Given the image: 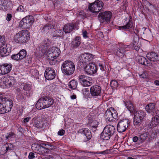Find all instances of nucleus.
<instances>
[{
    "instance_id": "55",
    "label": "nucleus",
    "mask_w": 159,
    "mask_h": 159,
    "mask_svg": "<svg viewBox=\"0 0 159 159\" xmlns=\"http://www.w3.org/2000/svg\"><path fill=\"white\" fill-rule=\"evenodd\" d=\"M0 42H1L2 46L6 45V41L4 36H1L0 35Z\"/></svg>"
},
{
    "instance_id": "27",
    "label": "nucleus",
    "mask_w": 159,
    "mask_h": 159,
    "mask_svg": "<svg viewBox=\"0 0 159 159\" xmlns=\"http://www.w3.org/2000/svg\"><path fill=\"white\" fill-rule=\"evenodd\" d=\"M138 61L140 63L147 66H152V63L149 62L145 57L143 56L139 57Z\"/></svg>"
},
{
    "instance_id": "58",
    "label": "nucleus",
    "mask_w": 159,
    "mask_h": 159,
    "mask_svg": "<svg viewBox=\"0 0 159 159\" xmlns=\"http://www.w3.org/2000/svg\"><path fill=\"white\" fill-rule=\"evenodd\" d=\"M83 94L84 95L87 97L90 94L89 91L87 89L85 88L83 90Z\"/></svg>"
},
{
    "instance_id": "13",
    "label": "nucleus",
    "mask_w": 159,
    "mask_h": 159,
    "mask_svg": "<svg viewBox=\"0 0 159 159\" xmlns=\"http://www.w3.org/2000/svg\"><path fill=\"white\" fill-rule=\"evenodd\" d=\"M81 69H84L85 71L88 75L94 74L97 72V68L96 65L94 63H90L84 66V68Z\"/></svg>"
},
{
    "instance_id": "33",
    "label": "nucleus",
    "mask_w": 159,
    "mask_h": 159,
    "mask_svg": "<svg viewBox=\"0 0 159 159\" xmlns=\"http://www.w3.org/2000/svg\"><path fill=\"white\" fill-rule=\"evenodd\" d=\"M26 24H28L29 26L32 25L34 21V19L32 16H28L24 18Z\"/></svg>"
},
{
    "instance_id": "5",
    "label": "nucleus",
    "mask_w": 159,
    "mask_h": 159,
    "mask_svg": "<svg viewBox=\"0 0 159 159\" xmlns=\"http://www.w3.org/2000/svg\"><path fill=\"white\" fill-rule=\"evenodd\" d=\"M103 5L104 3L102 1L97 0L93 3H90L88 8L90 12L97 15L102 9Z\"/></svg>"
},
{
    "instance_id": "12",
    "label": "nucleus",
    "mask_w": 159,
    "mask_h": 159,
    "mask_svg": "<svg viewBox=\"0 0 159 159\" xmlns=\"http://www.w3.org/2000/svg\"><path fill=\"white\" fill-rule=\"evenodd\" d=\"M130 123L129 120L126 119L120 120L117 125V130L119 132L122 133L127 129Z\"/></svg>"
},
{
    "instance_id": "35",
    "label": "nucleus",
    "mask_w": 159,
    "mask_h": 159,
    "mask_svg": "<svg viewBox=\"0 0 159 159\" xmlns=\"http://www.w3.org/2000/svg\"><path fill=\"white\" fill-rule=\"evenodd\" d=\"M159 123V116L156 115L152 119L151 122L150 123V128L154 125L156 126Z\"/></svg>"
},
{
    "instance_id": "57",
    "label": "nucleus",
    "mask_w": 159,
    "mask_h": 159,
    "mask_svg": "<svg viewBox=\"0 0 159 159\" xmlns=\"http://www.w3.org/2000/svg\"><path fill=\"white\" fill-rule=\"evenodd\" d=\"M142 29L144 31L143 33V34H145L147 35V33H148V35L151 34V31L150 29H147L145 28H143Z\"/></svg>"
},
{
    "instance_id": "39",
    "label": "nucleus",
    "mask_w": 159,
    "mask_h": 159,
    "mask_svg": "<svg viewBox=\"0 0 159 159\" xmlns=\"http://www.w3.org/2000/svg\"><path fill=\"white\" fill-rule=\"evenodd\" d=\"M77 81L74 80H72L69 83V87L70 89H75L77 85Z\"/></svg>"
},
{
    "instance_id": "31",
    "label": "nucleus",
    "mask_w": 159,
    "mask_h": 159,
    "mask_svg": "<svg viewBox=\"0 0 159 159\" xmlns=\"http://www.w3.org/2000/svg\"><path fill=\"white\" fill-rule=\"evenodd\" d=\"M46 123V121L44 120L41 121L36 120L34 122V125L35 127L37 128L41 129L44 127L45 126Z\"/></svg>"
},
{
    "instance_id": "9",
    "label": "nucleus",
    "mask_w": 159,
    "mask_h": 159,
    "mask_svg": "<svg viewBox=\"0 0 159 159\" xmlns=\"http://www.w3.org/2000/svg\"><path fill=\"white\" fill-rule=\"evenodd\" d=\"M61 53L60 49L58 48L52 47L48 49L47 53L48 59L53 58L56 59Z\"/></svg>"
},
{
    "instance_id": "23",
    "label": "nucleus",
    "mask_w": 159,
    "mask_h": 159,
    "mask_svg": "<svg viewBox=\"0 0 159 159\" xmlns=\"http://www.w3.org/2000/svg\"><path fill=\"white\" fill-rule=\"evenodd\" d=\"M54 26L50 23H47L43 26L41 27L40 30L41 32L44 34H47L50 31H51L54 28Z\"/></svg>"
},
{
    "instance_id": "34",
    "label": "nucleus",
    "mask_w": 159,
    "mask_h": 159,
    "mask_svg": "<svg viewBox=\"0 0 159 159\" xmlns=\"http://www.w3.org/2000/svg\"><path fill=\"white\" fill-rule=\"evenodd\" d=\"M2 148L4 149L5 153H6L8 151L13 150L14 149V146L12 144L7 143L3 145Z\"/></svg>"
},
{
    "instance_id": "20",
    "label": "nucleus",
    "mask_w": 159,
    "mask_h": 159,
    "mask_svg": "<svg viewBox=\"0 0 159 159\" xmlns=\"http://www.w3.org/2000/svg\"><path fill=\"white\" fill-rule=\"evenodd\" d=\"M76 28V24L74 23H68L66 24L63 28V31L66 33H68L71 32Z\"/></svg>"
},
{
    "instance_id": "4",
    "label": "nucleus",
    "mask_w": 159,
    "mask_h": 159,
    "mask_svg": "<svg viewBox=\"0 0 159 159\" xmlns=\"http://www.w3.org/2000/svg\"><path fill=\"white\" fill-rule=\"evenodd\" d=\"M146 113L142 110L137 111L134 117V124L136 126H140L146 117Z\"/></svg>"
},
{
    "instance_id": "22",
    "label": "nucleus",
    "mask_w": 159,
    "mask_h": 159,
    "mask_svg": "<svg viewBox=\"0 0 159 159\" xmlns=\"http://www.w3.org/2000/svg\"><path fill=\"white\" fill-rule=\"evenodd\" d=\"M78 132L81 134H84V135L86 138V139L85 141H87L90 140L92 137L91 133L90 130L88 129L84 128L80 129L78 131Z\"/></svg>"
},
{
    "instance_id": "52",
    "label": "nucleus",
    "mask_w": 159,
    "mask_h": 159,
    "mask_svg": "<svg viewBox=\"0 0 159 159\" xmlns=\"http://www.w3.org/2000/svg\"><path fill=\"white\" fill-rule=\"evenodd\" d=\"M11 58L12 59L17 61H20V58H19V56L18 53L12 55Z\"/></svg>"
},
{
    "instance_id": "10",
    "label": "nucleus",
    "mask_w": 159,
    "mask_h": 159,
    "mask_svg": "<svg viewBox=\"0 0 159 159\" xmlns=\"http://www.w3.org/2000/svg\"><path fill=\"white\" fill-rule=\"evenodd\" d=\"M112 16L110 11H106L99 13L98 16V19L101 23L108 22L110 21Z\"/></svg>"
},
{
    "instance_id": "60",
    "label": "nucleus",
    "mask_w": 159,
    "mask_h": 159,
    "mask_svg": "<svg viewBox=\"0 0 159 159\" xmlns=\"http://www.w3.org/2000/svg\"><path fill=\"white\" fill-rule=\"evenodd\" d=\"M49 41L48 39L45 40L41 43V45H44V46H46L48 48V46L49 45Z\"/></svg>"
},
{
    "instance_id": "7",
    "label": "nucleus",
    "mask_w": 159,
    "mask_h": 159,
    "mask_svg": "<svg viewBox=\"0 0 159 159\" xmlns=\"http://www.w3.org/2000/svg\"><path fill=\"white\" fill-rule=\"evenodd\" d=\"M93 58V56L89 53L82 54L79 57V66L80 68H84L86 63L91 61Z\"/></svg>"
},
{
    "instance_id": "48",
    "label": "nucleus",
    "mask_w": 159,
    "mask_h": 159,
    "mask_svg": "<svg viewBox=\"0 0 159 159\" xmlns=\"http://www.w3.org/2000/svg\"><path fill=\"white\" fill-rule=\"evenodd\" d=\"M110 85L112 89H114L116 88L118 86V82L115 80H112L110 82Z\"/></svg>"
},
{
    "instance_id": "45",
    "label": "nucleus",
    "mask_w": 159,
    "mask_h": 159,
    "mask_svg": "<svg viewBox=\"0 0 159 159\" xmlns=\"http://www.w3.org/2000/svg\"><path fill=\"white\" fill-rule=\"evenodd\" d=\"M7 2V0H0V9H3L6 8Z\"/></svg>"
},
{
    "instance_id": "28",
    "label": "nucleus",
    "mask_w": 159,
    "mask_h": 159,
    "mask_svg": "<svg viewBox=\"0 0 159 159\" xmlns=\"http://www.w3.org/2000/svg\"><path fill=\"white\" fill-rule=\"evenodd\" d=\"M10 51L8 50L6 45L2 46L0 48V55L2 57H5L9 55Z\"/></svg>"
},
{
    "instance_id": "49",
    "label": "nucleus",
    "mask_w": 159,
    "mask_h": 159,
    "mask_svg": "<svg viewBox=\"0 0 159 159\" xmlns=\"http://www.w3.org/2000/svg\"><path fill=\"white\" fill-rule=\"evenodd\" d=\"M133 23L132 20L130 19L128 23L125 25L126 29L131 28L133 26Z\"/></svg>"
},
{
    "instance_id": "26",
    "label": "nucleus",
    "mask_w": 159,
    "mask_h": 159,
    "mask_svg": "<svg viewBox=\"0 0 159 159\" xmlns=\"http://www.w3.org/2000/svg\"><path fill=\"white\" fill-rule=\"evenodd\" d=\"M81 39L79 36H76L71 43L72 48H75L79 47L81 44Z\"/></svg>"
},
{
    "instance_id": "14",
    "label": "nucleus",
    "mask_w": 159,
    "mask_h": 159,
    "mask_svg": "<svg viewBox=\"0 0 159 159\" xmlns=\"http://www.w3.org/2000/svg\"><path fill=\"white\" fill-rule=\"evenodd\" d=\"M2 100H0V101H2V102H3L5 108V109L2 110L3 112L4 111L6 112V113L9 112L11 110L13 106V103L12 100L9 98H3L2 96Z\"/></svg>"
},
{
    "instance_id": "50",
    "label": "nucleus",
    "mask_w": 159,
    "mask_h": 159,
    "mask_svg": "<svg viewBox=\"0 0 159 159\" xmlns=\"http://www.w3.org/2000/svg\"><path fill=\"white\" fill-rule=\"evenodd\" d=\"M15 134L13 132H10L8 133L7 134V135H6V139L12 138L15 137Z\"/></svg>"
},
{
    "instance_id": "47",
    "label": "nucleus",
    "mask_w": 159,
    "mask_h": 159,
    "mask_svg": "<svg viewBox=\"0 0 159 159\" xmlns=\"http://www.w3.org/2000/svg\"><path fill=\"white\" fill-rule=\"evenodd\" d=\"M99 66L100 70H102V73L101 74L102 76H107L108 74L106 73V71L105 70V68L103 65L102 64H99Z\"/></svg>"
},
{
    "instance_id": "8",
    "label": "nucleus",
    "mask_w": 159,
    "mask_h": 159,
    "mask_svg": "<svg viewBox=\"0 0 159 159\" xmlns=\"http://www.w3.org/2000/svg\"><path fill=\"white\" fill-rule=\"evenodd\" d=\"M45 143H34L31 146L32 149L36 153L42 155L48 154V152L46 148Z\"/></svg>"
},
{
    "instance_id": "54",
    "label": "nucleus",
    "mask_w": 159,
    "mask_h": 159,
    "mask_svg": "<svg viewBox=\"0 0 159 159\" xmlns=\"http://www.w3.org/2000/svg\"><path fill=\"white\" fill-rule=\"evenodd\" d=\"M143 1V4H144L145 6H150L151 8L152 7L154 8L153 5L151 4L149 2L146 0H142Z\"/></svg>"
},
{
    "instance_id": "51",
    "label": "nucleus",
    "mask_w": 159,
    "mask_h": 159,
    "mask_svg": "<svg viewBox=\"0 0 159 159\" xmlns=\"http://www.w3.org/2000/svg\"><path fill=\"white\" fill-rule=\"evenodd\" d=\"M17 91L18 92L17 93L19 94V95H22L23 94H24L25 95H26L27 94L26 92L24 93V90L23 89V88H21V86L19 88L17 89Z\"/></svg>"
},
{
    "instance_id": "46",
    "label": "nucleus",
    "mask_w": 159,
    "mask_h": 159,
    "mask_svg": "<svg viewBox=\"0 0 159 159\" xmlns=\"http://www.w3.org/2000/svg\"><path fill=\"white\" fill-rule=\"evenodd\" d=\"M63 31L61 29H59L55 31L54 32V35L55 37H60L62 35Z\"/></svg>"
},
{
    "instance_id": "25",
    "label": "nucleus",
    "mask_w": 159,
    "mask_h": 159,
    "mask_svg": "<svg viewBox=\"0 0 159 159\" xmlns=\"http://www.w3.org/2000/svg\"><path fill=\"white\" fill-rule=\"evenodd\" d=\"M147 57L151 61H157L159 60V56L156 53L153 52L148 53Z\"/></svg>"
},
{
    "instance_id": "36",
    "label": "nucleus",
    "mask_w": 159,
    "mask_h": 159,
    "mask_svg": "<svg viewBox=\"0 0 159 159\" xmlns=\"http://www.w3.org/2000/svg\"><path fill=\"white\" fill-rule=\"evenodd\" d=\"M32 87V85L30 84L26 83H23L21 85V88H23L24 91L29 92L30 91Z\"/></svg>"
},
{
    "instance_id": "6",
    "label": "nucleus",
    "mask_w": 159,
    "mask_h": 159,
    "mask_svg": "<svg viewBox=\"0 0 159 159\" xmlns=\"http://www.w3.org/2000/svg\"><path fill=\"white\" fill-rule=\"evenodd\" d=\"M16 83L15 79L12 76L3 77L0 79V86L3 88H10Z\"/></svg>"
},
{
    "instance_id": "21",
    "label": "nucleus",
    "mask_w": 159,
    "mask_h": 159,
    "mask_svg": "<svg viewBox=\"0 0 159 159\" xmlns=\"http://www.w3.org/2000/svg\"><path fill=\"white\" fill-rule=\"evenodd\" d=\"M128 46L122 45L117 50L116 53V55L119 57L122 58L124 56H125V52L128 50Z\"/></svg>"
},
{
    "instance_id": "56",
    "label": "nucleus",
    "mask_w": 159,
    "mask_h": 159,
    "mask_svg": "<svg viewBox=\"0 0 159 159\" xmlns=\"http://www.w3.org/2000/svg\"><path fill=\"white\" fill-rule=\"evenodd\" d=\"M111 152V151L110 150L107 149L106 150L104 151H102L101 152H95L96 154H108L110 153Z\"/></svg>"
},
{
    "instance_id": "29",
    "label": "nucleus",
    "mask_w": 159,
    "mask_h": 159,
    "mask_svg": "<svg viewBox=\"0 0 159 159\" xmlns=\"http://www.w3.org/2000/svg\"><path fill=\"white\" fill-rule=\"evenodd\" d=\"M103 130L106 133H108L109 135H112L115 132V128L114 127L111 125H107L104 129Z\"/></svg>"
},
{
    "instance_id": "37",
    "label": "nucleus",
    "mask_w": 159,
    "mask_h": 159,
    "mask_svg": "<svg viewBox=\"0 0 159 159\" xmlns=\"http://www.w3.org/2000/svg\"><path fill=\"white\" fill-rule=\"evenodd\" d=\"M148 133L146 132L141 134L139 138V141L140 143H142L144 142L148 136Z\"/></svg>"
},
{
    "instance_id": "15",
    "label": "nucleus",
    "mask_w": 159,
    "mask_h": 159,
    "mask_svg": "<svg viewBox=\"0 0 159 159\" xmlns=\"http://www.w3.org/2000/svg\"><path fill=\"white\" fill-rule=\"evenodd\" d=\"M79 81L81 85L84 87H87L91 85L92 83L90 81L92 78L84 75H81L79 77Z\"/></svg>"
},
{
    "instance_id": "41",
    "label": "nucleus",
    "mask_w": 159,
    "mask_h": 159,
    "mask_svg": "<svg viewBox=\"0 0 159 159\" xmlns=\"http://www.w3.org/2000/svg\"><path fill=\"white\" fill-rule=\"evenodd\" d=\"M48 48L46 46H44V45H41L39 47V51L41 52L40 54L41 56H43L46 53Z\"/></svg>"
},
{
    "instance_id": "1",
    "label": "nucleus",
    "mask_w": 159,
    "mask_h": 159,
    "mask_svg": "<svg viewBox=\"0 0 159 159\" xmlns=\"http://www.w3.org/2000/svg\"><path fill=\"white\" fill-rule=\"evenodd\" d=\"M30 34L26 30H22L16 33L14 36V40L16 43L24 44L30 39Z\"/></svg>"
},
{
    "instance_id": "3",
    "label": "nucleus",
    "mask_w": 159,
    "mask_h": 159,
    "mask_svg": "<svg viewBox=\"0 0 159 159\" xmlns=\"http://www.w3.org/2000/svg\"><path fill=\"white\" fill-rule=\"evenodd\" d=\"M61 70L64 75H72L75 71V65L74 63L70 61H65L61 67Z\"/></svg>"
},
{
    "instance_id": "24",
    "label": "nucleus",
    "mask_w": 159,
    "mask_h": 159,
    "mask_svg": "<svg viewBox=\"0 0 159 159\" xmlns=\"http://www.w3.org/2000/svg\"><path fill=\"white\" fill-rule=\"evenodd\" d=\"M88 124L90 127L96 129L98 125V122L93 117L90 116H89Z\"/></svg>"
},
{
    "instance_id": "44",
    "label": "nucleus",
    "mask_w": 159,
    "mask_h": 159,
    "mask_svg": "<svg viewBox=\"0 0 159 159\" xmlns=\"http://www.w3.org/2000/svg\"><path fill=\"white\" fill-rule=\"evenodd\" d=\"M30 72L32 76L37 78L39 75V72L36 69H32L30 70Z\"/></svg>"
},
{
    "instance_id": "18",
    "label": "nucleus",
    "mask_w": 159,
    "mask_h": 159,
    "mask_svg": "<svg viewBox=\"0 0 159 159\" xmlns=\"http://www.w3.org/2000/svg\"><path fill=\"white\" fill-rule=\"evenodd\" d=\"M101 88L100 86L95 85L92 86L90 89V92L93 97L100 95Z\"/></svg>"
},
{
    "instance_id": "43",
    "label": "nucleus",
    "mask_w": 159,
    "mask_h": 159,
    "mask_svg": "<svg viewBox=\"0 0 159 159\" xmlns=\"http://www.w3.org/2000/svg\"><path fill=\"white\" fill-rule=\"evenodd\" d=\"M46 148L48 152V154L49 153V151L51 150H54L56 148V147L51 145L50 143H45Z\"/></svg>"
},
{
    "instance_id": "40",
    "label": "nucleus",
    "mask_w": 159,
    "mask_h": 159,
    "mask_svg": "<svg viewBox=\"0 0 159 159\" xmlns=\"http://www.w3.org/2000/svg\"><path fill=\"white\" fill-rule=\"evenodd\" d=\"M112 135H109L107 133H106L104 130H103L100 135L101 138L105 140H108L110 139L111 136Z\"/></svg>"
},
{
    "instance_id": "2",
    "label": "nucleus",
    "mask_w": 159,
    "mask_h": 159,
    "mask_svg": "<svg viewBox=\"0 0 159 159\" xmlns=\"http://www.w3.org/2000/svg\"><path fill=\"white\" fill-rule=\"evenodd\" d=\"M54 102L53 99L49 97H45L40 98L36 104V108L38 109L48 107Z\"/></svg>"
},
{
    "instance_id": "38",
    "label": "nucleus",
    "mask_w": 159,
    "mask_h": 159,
    "mask_svg": "<svg viewBox=\"0 0 159 159\" xmlns=\"http://www.w3.org/2000/svg\"><path fill=\"white\" fill-rule=\"evenodd\" d=\"M18 54L20 61L25 58L26 57L27 52L25 49L21 50Z\"/></svg>"
},
{
    "instance_id": "61",
    "label": "nucleus",
    "mask_w": 159,
    "mask_h": 159,
    "mask_svg": "<svg viewBox=\"0 0 159 159\" xmlns=\"http://www.w3.org/2000/svg\"><path fill=\"white\" fill-rule=\"evenodd\" d=\"M123 3V6H124L123 10L124 11H126L128 6V2L126 0H124Z\"/></svg>"
},
{
    "instance_id": "59",
    "label": "nucleus",
    "mask_w": 159,
    "mask_h": 159,
    "mask_svg": "<svg viewBox=\"0 0 159 159\" xmlns=\"http://www.w3.org/2000/svg\"><path fill=\"white\" fill-rule=\"evenodd\" d=\"M48 59L50 60L49 63L50 64V65H55L57 62V60H56V59L51 58L50 59Z\"/></svg>"
},
{
    "instance_id": "63",
    "label": "nucleus",
    "mask_w": 159,
    "mask_h": 159,
    "mask_svg": "<svg viewBox=\"0 0 159 159\" xmlns=\"http://www.w3.org/2000/svg\"><path fill=\"white\" fill-rule=\"evenodd\" d=\"M32 58L30 57H27V59L26 60L25 62L28 64L32 62Z\"/></svg>"
},
{
    "instance_id": "32",
    "label": "nucleus",
    "mask_w": 159,
    "mask_h": 159,
    "mask_svg": "<svg viewBox=\"0 0 159 159\" xmlns=\"http://www.w3.org/2000/svg\"><path fill=\"white\" fill-rule=\"evenodd\" d=\"M125 105L126 108L129 110L130 113H133L134 111V107L132 103L130 101H124Z\"/></svg>"
},
{
    "instance_id": "16",
    "label": "nucleus",
    "mask_w": 159,
    "mask_h": 159,
    "mask_svg": "<svg viewBox=\"0 0 159 159\" xmlns=\"http://www.w3.org/2000/svg\"><path fill=\"white\" fill-rule=\"evenodd\" d=\"M44 76L47 80H53L56 76L55 70L52 68H47L44 72Z\"/></svg>"
},
{
    "instance_id": "17",
    "label": "nucleus",
    "mask_w": 159,
    "mask_h": 159,
    "mask_svg": "<svg viewBox=\"0 0 159 159\" xmlns=\"http://www.w3.org/2000/svg\"><path fill=\"white\" fill-rule=\"evenodd\" d=\"M12 69L11 64L5 63L0 65V74L4 75L9 73Z\"/></svg>"
},
{
    "instance_id": "19",
    "label": "nucleus",
    "mask_w": 159,
    "mask_h": 159,
    "mask_svg": "<svg viewBox=\"0 0 159 159\" xmlns=\"http://www.w3.org/2000/svg\"><path fill=\"white\" fill-rule=\"evenodd\" d=\"M133 44L134 49L136 51H139L140 48V43L139 42V38L138 35L135 32L133 34Z\"/></svg>"
},
{
    "instance_id": "11",
    "label": "nucleus",
    "mask_w": 159,
    "mask_h": 159,
    "mask_svg": "<svg viewBox=\"0 0 159 159\" xmlns=\"http://www.w3.org/2000/svg\"><path fill=\"white\" fill-rule=\"evenodd\" d=\"M110 109H107L105 112V117L107 121H113L114 119H116L118 117V114L114 108H111Z\"/></svg>"
},
{
    "instance_id": "30",
    "label": "nucleus",
    "mask_w": 159,
    "mask_h": 159,
    "mask_svg": "<svg viewBox=\"0 0 159 159\" xmlns=\"http://www.w3.org/2000/svg\"><path fill=\"white\" fill-rule=\"evenodd\" d=\"M145 109L148 113L152 115L155 111V104L153 103L149 104L146 106Z\"/></svg>"
},
{
    "instance_id": "64",
    "label": "nucleus",
    "mask_w": 159,
    "mask_h": 159,
    "mask_svg": "<svg viewBox=\"0 0 159 159\" xmlns=\"http://www.w3.org/2000/svg\"><path fill=\"white\" fill-rule=\"evenodd\" d=\"M12 18V15L10 14H7V15L6 20L8 21H10Z\"/></svg>"
},
{
    "instance_id": "53",
    "label": "nucleus",
    "mask_w": 159,
    "mask_h": 159,
    "mask_svg": "<svg viewBox=\"0 0 159 159\" xmlns=\"http://www.w3.org/2000/svg\"><path fill=\"white\" fill-rule=\"evenodd\" d=\"M3 109H5L4 106L3 105V102H2V101H0V114H4L6 113V112L4 111L3 112L2 111V110Z\"/></svg>"
},
{
    "instance_id": "62",
    "label": "nucleus",
    "mask_w": 159,
    "mask_h": 159,
    "mask_svg": "<svg viewBox=\"0 0 159 159\" xmlns=\"http://www.w3.org/2000/svg\"><path fill=\"white\" fill-rule=\"evenodd\" d=\"M25 20L23 18L20 22L19 26L21 27L23 25H26L25 21Z\"/></svg>"
},
{
    "instance_id": "42",
    "label": "nucleus",
    "mask_w": 159,
    "mask_h": 159,
    "mask_svg": "<svg viewBox=\"0 0 159 159\" xmlns=\"http://www.w3.org/2000/svg\"><path fill=\"white\" fill-rule=\"evenodd\" d=\"M159 134V130L158 129H156L152 131L151 135H150V139H154L156 138Z\"/></svg>"
}]
</instances>
